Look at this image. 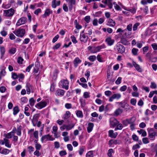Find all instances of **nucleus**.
Instances as JSON below:
<instances>
[{"label":"nucleus","instance_id":"43","mask_svg":"<svg viewBox=\"0 0 157 157\" xmlns=\"http://www.w3.org/2000/svg\"><path fill=\"white\" fill-rule=\"evenodd\" d=\"M113 96L114 99H119L121 97V95L120 94H114L113 95Z\"/></svg>","mask_w":157,"mask_h":157},{"label":"nucleus","instance_id":"58","mask_svg":"<svg viewBox=\"0 0 157 157\" xmlns=\"http://www.w3.org/2000/svg\"><path fill=\"white\" fill-rule=\"evenodd\" d=\"M122 78L121 77H118L117 79L115 81V83L116 84L118 85L120 84L121 82V80Z\"/></svg>","mask_w":157,"mask_h":157},{"label":"nucleus","instance_id":"15","mask_svg":"<svg viewBox=\"0 0 157 157\" xmlns=\"http://www.w3.org/2000/svg\"><path fill=\"white\" fill-rule=\"evenodd\" d=\"M88 37L85 34H80V40L82 42L84 43H86L87 41Z\"/></svg>","mask_w":157,"mask_h":157},{"label":"nucleus","instance_id":"30","mask_svg":"<svg viewBox=\"0 0 157 157\" xmlns=\"http://www.w3.org/2000/svg\"><path fill=\"white\" fill-rule=\"evenodd\" d=\"M136 120V118L135 117H132L129 119L127 121L129 124L135 123Z\"/></svg>","mask_w":157,"mask_h":157},{"label":"nucleus","instance_id":"2","mask_svg":"<svg viewBox=\"0 0 157 157\" xmlns=\"http://www.w3.org/2000/svg\"><path fill=\"white\" fill-rule=\"evenodd\" d=\"M25 30L24 29L19 28L17 30H15L13 33L17 36L22 37L25 33Z\"/></svg>","mask_w":157,"mask_h":157},{"label":"nucleus","instance_id":"12","mask_svg":"<svg viewBox=\"0 0 157 157\" xmlns=\"http://www.w3.org/2000/svg\"><path fill=\"white\" fill-rule=\"evenodd\" d=\"M1 142L2 145L5 144L6 147L8 148L11 147V144H10L9 140L8 139L6 138H4L3 140H2Z\"/></svg>","mask_w":157,"mask_h":157},{"label":"nucleus","instance_id":"50","mask_svg":"<svg viewBox=\"0 0 157 157\" xmlns=\"http://www.w3.org/2000/svg\"><path fill=\"white\" fill-rule=\"evenodd\" d=\"M71 38L73 43L76 44L77 43V41L76 40L75 37L74 36L72 35L71 36Z\"/></svg>","mask_w":157,"mask_h":157},{"label":"nucleus","instance_id":"9","mask_svg":"<svg viewBox=\"0 0 157 157\" xmlns=\"http://www.w3.org/2000/svg\"><path fill=\"white\" fill-rule=\"evenodd\" d=\"M116 49L118 51V52L122 53L125 51V48L122 45L120 44L116 45Z\"/></svg>","mask_w":157,"mask_h":157},{"label":"nucleus","instance_id":"45","mask_svg":"<svg viewBox=\"0 0 157 157\" xmlns=\"http://www.w3.org/2000/svg\"><path fill=\"white\" fill-rule=\"evenodd\" d=\"M92 62H94L96 59V57L95 56H91L88 58Z\"/></svg>","mask_w":157,"mask_h":157},{"label":"nucleus","instance_id":"36","mask_svg":"<svg viewBox=\"0 0 157 157\" xmlns=\"http://www.w3.org/2000/svg\"><path fill=\"white\" fill-rule=\"evenodd\" d=\"M123 112L122 109L119 108L117 109L114 112L116 116L118 115H119L121 114Z\"/></svg>","mask_w":157,"mask_h":157},{"label":"nucleus","instance_id":"51","mask_svg":"<svg viewBox=\"0 0 157 157\" xmlns=\"http://www.w3.org/2000/svg\"><path fill=\"white\" fill-rule=\"evenodd\" d=\"M16 49L15 48H12L9 51L10 53L13 54L16 52Z\"/></svg>","mask_w":157,"mask_h":157},{"label":"nucleus","instance_id":"20","mask_svg":"<svg viewBox=\"0 0 157 157\" xmlns=\"http://www.w3.org/2000/svg\"><path fill=\"white\" fill-rule=\"evenodd\" d=\"M133 66H134L136 69L139 72H141L142 71V69L140 67V66L136 63L135 62H133L132 63Z\"/></svg>","mask_w":157,"mask_h":157},{"label":"nucleus","instance_id":"10","mask_svg":"<svg viewBox=\"0 0 157 157\" xmlns=\"http://www.w3.org/2000/svg\"><path fill=\"white\" fill-rule=\"evenodd\" d=\"M54 139L52 138V137L49 134L43 136L41 139V140L42 142H43L44 140H53Z\"/></svg>","mask_w":157,"mask_h":157},{"label":"nucleus","instance_id":"38","mask_svg":"<svg viewBox=\"0 0 157 157\" xmlns=\"http://www.w3.org/2000/svg\"><path fill=\"white\" fill-rule=\"evenodd\" d=\"M71 116V113L69 111L66 112L65 114H64L63 117V118L64 119H67L70 117Z\"/></svg>","mask_w":157,"mask_h":157},{"label":"nucleus","instance_id":"53","mask_svg":"<svg viewBox=\"0 0 157 157\" xmlns=\"http://www.w3.org/2000/svg\"><path fill=\"white\" fill-rule=\"evenodd\" d=\"M86 157H93V151H89L86 154Z\"/></svg>","mask_w":157,"mask_h":157},{"label":"nucleus","instance_id":"49","mask_svg":"<svg viewBox=\"0 0 157 157\" xmlns=\"http://www.w3.org/2000/svg\"><path fill=\"white\" fill-rule=\"evenodd\" d=\"M0 33L1 35L4 37H5L7 35V32L4 30L1 31Z\"/></svg>","mask_w":157,"mask_h":157},{"label":"nucleus","instance_id":"48","mask_svg":"<svg viewBox=\"0 0 157 157\" xmlns=\"http://www.w3.org/2000/svg\"><path fill=\"white\" fill-rule=\"evenodd\" d=\"M113 153V151L112 149H110L109 150L107 153L108 156L109 157L112 156V154Z\"/></svg>","mask_w":157,"mask_h":157},{"label":"nucleus","instance_id":"46","mask_svg":"<svg viewBox=\"0 0 157 157\" xmlns=\"http://www.w3.org/2000/svg\"><path fill=\"white\" fill-rule=\"evenodd\" d=\"M35 101V100L33 98H31L29 100L30 105L31 106H33L34 105Z\"/></svg>","mask_w":157,"mask_h":157},{"label":"nucleus","instance_id":"28","mask_svg":"<svg viewBox=\"0 0 157 157\" xmlns=\"http://www.w3.org/2000/svg\"><path fill=\"white\" fill-rule=\"evenodd\" d=\"M0 51L1 54V58H2L3 57L5 52V48L3 46H0Z\"/></svg>","mask_w":157,"mask_h":157},{"label":"nucleus","instance_id":"63","mask_svg":"<svg viewBox=\"0 0 157 157\" xmlns=\"http://www.w3.org/2000/svg\"><path fill=\"white\" fill-rule=\"evenodd\" d=\"M151 46L154 50H157V44L156 43H154L152 44Z\"/></svg>","mask_w":157,"mask_h":157},{"label":"nucleus","instance_id":"35","mask_svg":"<svg viewBox=\"0 0 157 157\" xmlns=\"http://www.w3.org/2000/svg\"><path fill=\"white\" fill-rule=\"evenodd\" d=\"M13 113L14 115H16L19 111V109L17 106L14 107L13 108Z\"/></svg>","mask_w":157,"mask_h":157},{"label":"nucleus","instance_id":"56","mask_svg":"<svg viewBox=\"0 0 157 157\" xmlns=\"http://www.w3.org/2000/svg\"><path fill=\"white\" fill-rule=\"evenodd\" d=\"M142 141L144 144H147L149 143L148 139L147 137L143 138Z\"/></svg>","mask_w":157,"mask_h":157},{"label":"nucleus","instance_id":"37","mask_svg":"<svg viewBox=\"0 0 157 157\" xmlns=\"http://www.w3.org/2000/svg\"><path fill=\"white\" fill-rule=\"evenodd\" d=\"M116 127L115 128V130H121L123 127L122 124L118 122V124H117L116 126Z\"/></svg>","mask_w":157,"mask_h":157},{"label":"nucleus","instance_id":"25","mask_svg":"<svg viewBox=\"0 0 157 157\" xmlns=\"http://www.w3.org/2000/svg\"><path fill=\"white\" fill-rule=\"evenodd\" d=\"M81 62V60L78 58H76L74 61V63L75 66L77 67L78 64L80 63Z\"/></svg>","mask_w":157,"mask_h":157},{"label":"nucleus","instance_id":"26","mask_svg":"<svg viewBox=\"0 0 157 157\" xmlns=\"http://www.w3.org/2000/svg\"><path fill=\"white\" fill-rule=\"evenodd\" d=\"M76 113L78 117L82 118L83 117L82 112L80 110H77L76 111Z\"/></svg>","mask_w":157,"mask_h":157},{"label":"nucleus","instance_id":"42","mask_svg":"<svg viewBox=\"0 0 157 157\" xmlns=\"http://www.w3.org/2000/svg\"><path fill=\"white\" fill-rule=\"evenodd\" d=\"M142 10H143V11L145 13V14H147L148 12V6H145L143 8H141Z\"/></svg>","mask_w":157,"mask_h":157},{"label":"nucleus","instance_id":"47","mask_svg":"<svg viewBox=\"0 0 157 157\" xmlns=\"http://www.w3.org/2000/svg\"><path fill=\"white\" fill-rule=\"evenodd\" d=\"M23 60V59L21 57H19L17 59V62L19 64H22Z\"/></svg>","mask_w":157,"mask_h":157},{"label":"nucleus","instance_id":"4","mask_svg":"<svg viewBox=\"0 0 157 157\" xmlns=\"http://www.w3.org/2000/svg\"><path fill=\"white\" fill-rule=\"evenodd\" d=\"M15 10L12 8L3 11V15L6 17H11L15 13Z\"/></svg>","mask_w":157,"mask_h":157},{"label":"nucleus","instance_id":"32","mask_svg":"<svg viewBox=\"0 0 157 157\" xmlns=\"http://www.w3.org/2000/svg\"><path fill=\"white\" fill-rule=\"evenodd\" d=\"M22 129V126L21 125H18L17 126V134L19 136H21V129Z\"/></svg>","mask_w":157,"mask_h":157},{"label":"nucleus","instance_id":"61","mask_svg":"<svg viewBox=\"0 0 157 157\" xmlns=\"http://www.w3.org/2000/svg\"><path fill=\"white\" fill-rule=\"evenodd\" d=\"M41 145L39 144H35V147L36 150H40L41 148Z\"/></svg>","mask_w":157,"mask_h":157},{"label":"nucleus","instance_id":"64","mask_svg":"<svg viewBox=\"0 0 157 157\" xmlns=\"http://www.w3.org/2000/svg\"><path fill=\"white\" fill-rule=\"evenodd\" d=\"M90 16H86L84 20L85 21H86L87 23H89L90 20Z\"/></svg>","mask_w":157,"mask_h":157},{"label":"nucleus","instance_id":"54","mask_svg":"<svg viewBox=\"0 0 157 157\" xmlns=\"http://www.w3.org/2000/svg\"><path fill=\"white\" fill-rule=\"evenodd\" d=\"M127 89V86L126 85H124L121 86L120 89V91L121 92L125 91Z\"/></svg>","mask_w":157,"mask_h":157},{"label":"nucleus","instance_id":"24","mask_svg":"<svg viewBox=\"0 0 157 157\" xmlns=\"http://www.w3.org/2000/svg\"><path fill=\"white\" fill-rule=\"evenodd\" d=\"M93 126L94 124L93 123H90L88 124L87 130V131L89 133L90 132L92 131Z\"/></svg>","mask_w":157,"mask_h":157},{"label":"nucleus","instance_id":"17","mask_svg":"<svg viewBox=\"0 0 157 157\" xmlns=\"http://www.w3.org/2000/svg\"><path fill=\"white\" fill-rule=\"evenodd\" d=\"M119 103L121 107L126 109V110L130 109V106L127 103L124 102H120Z\"/></svg>","mask_w":157,"mask_h":157},{"label":"nucleus","instance_id":"55","mask_svg":"<svg viewBox=\"0 0 157 157\" xmlns=\"http://www.w3.org/2000/svg\"><path fill=\"white\" fill-rule=\"evenodd\" d=\"M136 102V100L134 98H132L130 100V103L132 105H135Z\"/></svg>","mask_w":157,"mask_h":157},{"label":"nucleus","instance_id":"11","mask_svg":"<svg viewBox=\"0 0 157 157\" xmlns=\"http://www.w3.org/2000/svg\"><path fill=\"white\" fill-rule=\"evenodd\" d=\"M52 13V11L49 9L47 8L45 10L44 14L42 15V17L43 18H44Z\"/></svg>","mask_w":157,"mask_h":157},{"label":"nucleus","instance_id":"39","mask_svg":"<svg viewBox=\"0 0 157 157\" xmlns=\"http://www.w3.org/2000/svg\"><path fill=\"white\" fill-rule=\"evenodd\" d=\"M121 42L124 45H127L128 44V42L127 40L124 38H122Z\"/></svg>","mask_w":157,"mask_h":157},{"label":"nucleus","instance_id":"7","mask_svg":"<svg viewBox=\"0 0 157 157\" xmlns=\"http://www.w3.org/2000/svg\"><path fill=\"white\" fill-rule=\"evenodd\" d=\"M47 105V102L44 101H42L36 105L35 107L38 109H41L45 107Z\"/></svg>","mask_w":157,"mask_h":157},{"label":"nucleus","instance_id":"8","mask_svg":"<svg viewBox=\"0 0 157 157\" xmlns=\"http://www.w3.org/2000/svg\"><path fill=\"white\" fill-rule=\"evenodd\" d=\"M27 21V18L24 17H22L20 18L17 21L16 25L18 26L25 24Z\"/></svg>","mask_w":157,"mask_h":157},{"label":"nucleus","instance_id":"40","mask_svg":"<svg viewBox=\"0 0 157 157\" xmlns=\"http://www.w3.org/2000/svg\"><path fill=\"white\" fill-rule=\"evenodd\" d=\"M11 132H10L6 134H4V136H5V138L10 139L12 137V135Z\"/></svg>","mask_w":157,"mask_h":157},{"label":"nucleus","instance_id":"44","mask_svg":"<svg viewBox=\"0 0 157 157\" xmlns=\"http://www.w3.org/2000/svg\"><path fill=\"white\" fill-rule=\"evenodd\" d=\"M140 25V23H137L134 25L133 27V31H136L138 28V27Z\"/></svg>","mask_w":157,"mask_h":157},{"label":"nucleus","instance_id":"19","mask_svg":"<svg viewBox=\"0 0 157 157\" xmlns=\"http://www.w3.org/2000/svg\"><path fill=\"white\" fill-rule=\"evenodd\" d=\"M68 132H63L62 133V135L64 137L63 140L65 142H67L69 140V137L67 136Z\"/></svg>","mask_w":157,"mask_h":157},{"label":"nucleus","instance_id":"27","mask_svg":"<svg viewBox=\"0 0 157 157\" xmlns=\"http://www.w3.org/2000/svg\"><path fill=\"white\" fill-rule=\"evenodd\" d=\"M75 124L71 123L68 125H66V130L69 131L72 129L74 126Z\"/></svg>","mask_w":157,"mask_h":157},{"label":"nucleus","instance_id":"6","mask_svg":"<svg viewBox=\"0 0 157 157\" xmlns=\"http://www.w3.org/2000/svg\"><path fill=\"white\" fill-rule=\"evenodd\" d=\"M118 121L115 118L112 117L110 119V126L113 128H114L118 124Z\"/></svg>","mask_w":157,"mask_h":157},{"label":"nucleus","instance_id":"16","mask_svg":"<svg viewBox=\"0 0 157 157\" xmlns=\"http://www.w3.org/2000/svg\"><path fill=\"white\" fill-rule=\"evenodd\" d=\"M102 2L107 4L109 9L112 8L113 4L112 0H106L104 2L102 1Z\"/></svg>","mask_w":157,"mask_h":157},{"label":"nucleus","instance_id":"29","mask_svg":"<svg viewBox=\"0 0 157 157\" xmlns=\"http://www.w3.org/2000/svg\"><path fill=\"white\" fill-rule=\"evenodd\" d=\"M153 2V0H142L141 1V3L145 5L147 4V3H151Z\"/></svg>","mask_w":157,"mask_h":157},{"label":"nucleus","instance_id":"60","mask_svg":"<svg viewBox=\"0 0 157 157\" xmlns=\"http://www.w3.org/2000/svg\"><path fill=\"white\" fill-rule=\"evenodd\" d=\"M33 66L34 64H32L29 65L26 68V71L27 72H29L30 71V69Z\"/></svg>","mask_w":157,"mask_h":157},{"label":"nucleus","instance_id":"31","mask_svg":"<svg viewBox=\"0 0 157 157\" xmlns=\"http://www.w3.org/2000/svg\"><path fill=\"white\" fill-rule=\"evenodd\" d=\"M113 4L114 5V8L115 10L118 11H120L121 10V8L116 3V2H113Z\"/></svg>","mask_w":157,"mask_h":157},{"label":"nucleus","instance_id":"3","mask_svg":"<svg viewBox=\"0 0 157 157\" xmlns=\"http://www.w3.org/2000/svg\"><path fill=\"white\" fill-rule=\"evenodd\" d=\"M69 82L67 79H62L59 82V86H61L63 88L67 90L69 88Z\"/></svg>","mask_w":157,"mask_h":157},{"label":"nucleus","instance_id":"57","mask_svg":"<svg viewBox=\"0 0 157 157\" xmlns=\"http://www.w3.org/2000/svg\"><path fill=\"white\" fill-rule=\"evenodd\" d=\"M138 51V49L133 48L132 49V52L134 55H136L137 54V52Z\"/></svg>","mask_w":157,"mask_h":157},{"label":"nucleus","instance_id":"33","mask_svg":"<svg viewBox=\"0 0 157 157\" xmlns=\"http://www.w3.org/2000/svg\"><path fill=\"white\" fill-rule=\"evenodd\" d=\"M31 88V86L29 83H27L26 86V90L27 91V94H29L30 93V88Z\"/></svg>","mask_w":157,"mask_h":157},{"label":"nucleus","instance_id":"34","mask_svg":"<svg viewBox=\"0 0 157 157\" xmlns=\"http://www.w3.org/2000/svg\"><path fill=\"white\" fill-rule=\"evenodd\" d=\"M10 151L6 148H3L2 150V154L4 155H7L9 154Z\"/></svg>","mask_w":157,"mask_h":157},{"label":"nucleus","instance_id":"14","mask_svg":"<svg viewBox=\"0 0 157 157\" xmlns=\"http://www.w3.org/2000/svg\"><path fill=\"white\" fill-rule=\"evenodd\" d=\"M105 41L109 45L111 46L114 44V40L112 39L111 37H106Z\"/></svg>","mask_w":157,"mask_h":157},{"label":"nucleus","instance_id":"5","mask_svg":"<svg viewBox=\"0 0 157 157\" xmlns=\"http://www.w3.org/2000/svg\"><path fill=\"white\" fill-rule=\"evenodd\" d=\"M105 48V45L103 44L101 45L98 46L96 47H94L93 49L92 50V52L93 53H96L99 52L101 49Z\"/></svg>","mask_w":157,"mask_h":157},{"label":"nucleus","instance_id":"23","mask_svg":"<svg viewBox=\"0 0 157 157\" xmlns=\"http://www.w3.org/2000/svg\"><path fill=\"white\" fill-rule=\"evenodd\" d=\"M119 144V141L116 140H111L109 141V145H111L112 144Z\"/></svg>","mask_w":157,"mask_h":157},{"label":"nucleus","instance_id":"21","mask_svg":"<svg viewBox=\"0 0 157 157\" xmlns=\"http://www.w3.org/2000/svg\"><path fill=\"white\" fill-rule=\"evenodd\" d=\"M5 69L6 68L3 67L1 69L0 72V80L2 78L4 77L6 74Z\"/></svg>","mask_w":157,"mask_h":157},{"label":"nucleus","instance_id":"62","mask_svg":"<svg viewBox=\"0 0 157 157\" xmlns=\"http://www.w3.org/2000/svg\"><path fill=\"white\" fill-rule=\"evenodd\" d=\"M56 0H53L52 2V7L53 8H56Z\"/></svg>","mask_w":157,"mask_h":157},{"label":"nucleus","instance_id":"52","mask_svg":"<svg viewBox=\"0 0 157 157\" xmlns=\"http://www.w3.org/2000/svg\"><path fill=\"white\" fill-rule=\"evenodd\" d=\"M132 24H130L127 26L126 29L129 31H131L132 30Z\"/></svg>","mask_w":157,"mask_h":157},{"label":"nucleus","instance_id":"22","mask_svg":"<svg viewBox=\"0 0 157 157\" xmlns=\"http://www.w3.org/2000/svg\"><path fill=\"white\" fill-rule=\"evenodd\" d=\"M65 91L62 89H58L56 90V93L58 96H63L65 93Z\"/></svg>","mask_w":157,"mask_h":157},{"label":"nucleus","instance_id":"1","mask_svg":"<svg viewBox=\"0 0 157 157\" xmlns=\"http://www.w3.org/2000/svg\"><path fill=\"white\" fill-rule=\"evenodd\" d=\"M148 137L151 140H154L155 136H157V131H155L153 128H148L147 129Z\"/></svg>","mask_w":157,"mask_h":157},{"label":"nucleus","instance_id":"18","mask_svg":"<svg viewBox=\"0 0 157 157\" xmlns=\"http://www.w3.org/2000/svg\"><path fill=\"white\" fill-rule=\"evenodd\" d=\"M117 135V132L114 133L113 131V130H110L109 131V136L111 137L115 138Z\"/></svg>","mask_w":157,"mask_h":157},{"label":"nucleus","instance_id":"13","mask_svg":"<svg viewBox=\"0 0 157 157\" xmlns=\"http://www.w3.org/2000/svg\"><path fill=\"white\" fill-rule=\"evenodd\" d=\"M106 25L109 26L113 27L116 25V23L111 18L108 19Z\"/></svg>","mask_w":157,"mask_h":157},{"label":"nucleus","instance_id":"41","mask_svg":"<svg viewBox=\"0 0 157 157\" xmlns=\"http://www.w3.org/2000/svg\"><path fill=\"white\" fill-rule=\"evenodd\" d=\"M85 149V147H83V146L79 148V150L78 151H79V154L80 155H82V154L84 151Z\"/></svg>","mask_w":157,"mask_h":157},{"label":"nucleus","instance_id":"59","mask_svg":"<svg viewBox=\"0 0 157 157\" xmlns=\"http://www.w3.org/2000/svg\"><path fill=\"white\" fill-rule=\"evenodd\" d=\"M83 96L84 98H87L90 97L89 93L87 92H85L83 94Z\"/></svg>","mask_w":157,"mask_h":157}]
</instances>
